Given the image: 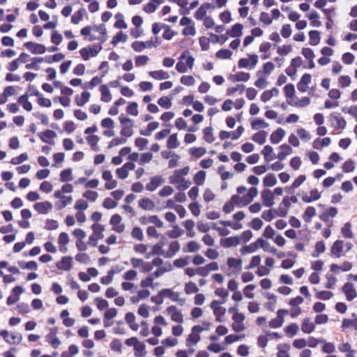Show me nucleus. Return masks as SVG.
<instances>
[{
  "instance_id": "nucleus-8",
  "label": "nucleus",
  "mask_w": 357,
  "mask_h": 357,
  "mask_svg": "<svg viewBox=\"0 0 357 357\" xmlns=\"http://www.w3.org/2000/svg\"><path fill=\"white\" fill-rule=\"evenodd\" d=\"M73 257L70 256L63 257L61 261H58L56 266L58 269L62 271H70L72 268Z\"/></svg>"
},
{
  "instance_id": "nucleus-18",
  "label": "nucleus",
  "mask_w": 357,
  "mask_h": 357,
  "mask_svg": "<svg viewBox=\"0 0 357 357\" xmlns=\"http://www.w3.org/2000/svg\"><path fill=\"white\" fill-rule=\"evenodd\" d=\"M343 250V241L337 240L335 241L331 250V252L332 255H335L337 257H340L341 256V253Z\"/></svg>"
},
{
  "instance_id": "nucleus-40",
  "label": "nucleus",
  "mask_w": 357,
  "mask_h": 357,
  "mask_svg": "<svg viewBox=\"0 0 357 357\" xmlns=\"http://www.w3.org/2000/svg\"><path fill=\"white\" fill-rule=\"evenodd\" d=\"M60 180L61 182H67L72 181V169L70 168H68L61 171L60 174Z\"/></svg>"
},
{
  "instance_id": "nucleus-53",
  "label": "nucleus",
  "mask_w": 357,
  "mask_h": 357,
  "mask_svg": "<svg viewBox=\"0 0 357 357\" xmlns=\"http://www.w3.org/2000/svg\"><path fill=\"white\" fill-rule=\"evenodd\" d=\"M309 20L311 21V25L313 26L319 27L321 26V23L318 20L319 18V14L316 11H313L308 16Z\"/></svg>"
},
{
  "instance_id": "nucleus-54",
  "label": "nucleus",
  "mask_w": 357,
  "mask_h": 357,
  "mask_svg": "<svg viewBox=\"0 0 357 357\" xmlns=\"http://www.w3.org/2000/svg\"><path fill=\"white\" fill-rule=\"evenodd\" d=\"M252 128L254 130H258L260 128H266L268 124L265 122L262 119H257L251 123Z\"/></svg>"
},
{
  "instance_id": "nucleus-42",
  "label": "nucleus",
  "mask_w": 357,
  "mask_h": 357,
  "mask_svg": "<svg viewBox=\"0 0 357 357\" xmlns=\"http://www.w3.org/2000/svg\"><path fill=\"white\" fill-rule=\"evenodd\" d=\"M204 138L208 143H212L215 140L213 135V128L211 127L205 128L203 130Z\"/></svg>"
},
{
  "instance_id": "nucleus-2",
  "label": "nucleus",
  "mask_w": 357,
  "mask_h": 357,
  "mask_svg": "<svg viewBox=\"0 0 357 357\" xmlns=\"http://www.w3.org/2000/svg\"><path fill=\"white\" fill-rule=\"evenodd\" d=\"M225 303V301L222 303ZM220 302L214 300L211 303V308L213 310V313L215 316V321L218 322H222V320L221 317L223 316L226 312V309L220 305Z\"/></svg>"
},
{
  "instance_id": "nucleus-63",
  "label": "nucleus",
  "mask_w": 357,
  "mask_h": 357,
  "mask_svg": "<svg viewBox=\"0 0 357 357\" xmlns=\"http://www.w3.org/2000/svg\"><path fill=\"white\" fill-rule=\"evenodd\" d=\"M333 294L328 291H321L316 294L317 298L324 301L329 300L333 297Z\"/></svg>"
},
{
  "instance_id": "nucleus-12",
  "label": "nucleus",
  "mask_w": 357,
  "mask_h": 357,
  "mask_svg": "<svg viewBox=\"0 0 357 357\" xmlns=\"http://www.w3.org/2000/svg\"><path fill=\"white\" fill-rule=\"evenodd\" d=\"M52 208V203L47 201L34 204V209L41 214H47Z\"/></svg>"
},
{
  "instance_id": "nucleus-29",
  "label": "nucleus",
  "mask_w": 357,
  "mask_h": 357,
  "mask_svg": "<svg viewBox=\"0 0 357 357\" xmlns=\"http://www.w3.org/2000/svg\"><path fill=\"white\" fill-rule=\"evenodd\" d=\"M316 215V209L313 206H308L305 209L303 218L306 222H310L312 217Z\"/></svg>"
},
{
  "instance_id": "nucleus-3",
  "label": "nucleus",
  "mask_w": 357,
  "mask_h": 357,
  "mask_svg": "<svg viewBox=\"0 0 357 357\" xmlns=\"http://www.w3.org/2000/svg\"><path fill=\"white\" fill-rule=\"evenodd\" d=\"M257 62L258 56L257 54H252L250 56L249 59H241L238 62V66L240 68H248L250 63V69H252L255 68Z\"/></svg>"
},
{
  "instance_id": "nucleus-60",
  "label": "nucleus",
  "mask_w": 357,
  "mask_h": 357,
  "mask_svg": "<svg viewBox=\"0 0 357 357\" xmlns=\"http://www.w3.org/2000/svg\"><path fill=\"white\" fill-rule=\"evenodd\" d=\"M284 92L287 99L293 98L295 93V89L294 84H287L284 88Z\"/></svg>"
},
{
  "instance_id": "nucleus-38",
  "label": "nucleus",
  "mask_w": 357,
  "mask_h": 357,
  "mask_svg": "<svg viewBox=\"0 0 357 357\" xmlns=\"http://www.w3.org/2000/svg\"><path fill=\"white\" fill-rule=\"evenodd\" d=\"M178 146H179V142L178 141L176 134L171 135L169 137L167 142V146L168 147V149H176Z\"/></svg>"
},
{
  "instance_id": "nucleus-7",
  "label": "nucleus",
  "mask_w": 357,
  "mask_h": 357,
  "mask_svg": "<svg viewBox=\"0 0 357 357\" xmlns=\"http://www.w3.org/2000/svg\"><path fill=\"white\" fill-rule=\"evenodd\" d=\"M121 222V217L119 214L113 215L109 220V223L113 226V230L118 233H122L125 229V225L120 224Z\"/></svg>"
},
{
  "instance_id": "nucleus-21",
  "label": "nucleus",
  "mask_w": 357,
  "mask_h": 357,
  "mask_svg": "<svg viewBox=\"0 0 357 357\" xmlns=\"http://www.w3.org/2000/svg\"><path fill=\"white\" fill-rule=\"evenodd\" d=\"M243 29V26L241 24L236 23L232 26L230 30L227 31V34L233 38L239 37L242 35Z\"/></svg>"
},
{
  "instance_id": "nucleus-14",
  "label": "nucleus",
  "mask_w": 357,
  "mask_h": 357,
  "mask_svg": "<svg viewBox=\"0 0 357 357\" xmlns=\"http://www.w3.org/2000/svg\"><path fill=\"white\" fill-rule=\"evenodd\" d=\"M211 8H212V5L210 3H204L195 13V17L197 20H202L206 16L207 10L210 9Z\"/></svg>"
},
{
  "instance_id": "nucleus-43",
  "label": "nucleus",
  "mask_w": 357,
  "mask_h": 357,
  "mask_svg": "<svg viewBox=\"0 0 357 357\" xmlns=\"http://www.w3.org/2000/svg\"><path fill=\"white\" fill-rule=\"evenodd\" d=\"M186 247H187V248H184L183 249V251L184 252H195L198 251L200 249L199 244L195 241L188 242Z\"/></svg>"
},
{
  "instance_id": "nucleus-13",
  "label": "nucleus",
  "mask_w": 357,
  "mask_h": 357,
  "mask_svg": "<svg viewBox=\"0 0 357 357\" xmlns=\"http://www.w3.org/2000/svg\"><path fill=\"white\" fill-rule=\"evenodd\" d=\"M284 135L285 131L282 128H279L271 135V142L274 144H278L281 142Z\"/></svg>"
},
{
  "instance_id": "nucleus-58",
  "label": "nucleus",
  "mask_w": 357,
  "mask_h": 357,
  "mask_svg": "<svg viewBox=\"0 0 357 357\" xmlns=\"http://www.w3.org/2000/svg\"><path fill=\"white\" fill-rule=\"evenodd\" d=\"M131 236L133 238L138 241H142L144 238L142 229L139 227H135L132 229Z\"/></svg>"
},
{
  "instance_id": "nucleus-41",
  "label": "nucleus",
  "mask_w": 357,
  "mask_h": 357,
  "mask_svg": "<svg viewBox=\"0 0 357 357\" xmlns=\"http://www.w3.org/2000/svg\"><path fill=\"white\" fill-rule=\"evenodd\" d=\"M128 36L123 33L122 31H119L114 36L111 43L113 45H116L119 42L125 43L127 41Z\"/></svg>"
},
{
  "instance_id": "nucleus-35",
  "label": "nucleus",
  "mask_w": 357,
  "mask_h": 357,
  "mask_svg": "<svg viewBox=\"0 0 357 357\" xmlns=\"http://www.w3.org/2000/svg\"><path fill=\"white\" fill-rule=\"evenodd\" d=\"M90 96V93L87 91L82 92L81 93L80 97L77 96V98H75L77 105L78 106H83L89 101Z\"/></svg>"
},
{
  "instance_id": "nucleus-45",
  "label": "nucleus",
  "mask_w": 357,
  "mask_h": 357,
  "mask_svg": "<svg viewBox=\"0 0 357 357\" xmlns=\"http://www.w3.org/2000/svg\"><path fill=\"white\" fill-rule=\"evenodd\" d=\"M206 178V172L203 170L199 171L194 176V182L197 185L204 184Z\"/></svg>"
},
{
  "instance_id": "nucleus-15",
  "label": "nucleus",
  "mask_w": 357,
  "mask_h": 357,
  "mask_svg": "<svg viewBox=\"0 0 357 357\" xmlns=\"http://www.w3.org/2000/svg\"><path fill=\"white\" fill-rule=\"evenodd\" d=\"M330 121H336V126H335V128L343 130L347 126V122L345 119L341 116L336 114L335 113H332L330 115Z\"/></svg>"
},
{
  "instance_id": "nucleus-5",
  "label": "nucleus",
  "mask_w": 357,
  "mask_h": 357,
  "mask_svg": "<svg viewBox=\"0 0 357 357\" xmlns=\"http://www.w3.org/2000/svg\"><path fill=\"white\" fill-rule=\"evenodd\" d=\"M167 312L171 316L173 321L181 324L183 322V317L180 310L174 305L169 306L167 308Z\"/></svg>"
},
{
  "instance_id": "nucleus-27",
  "label": "nucleus",
  "mask_w": 357,
  "mask_h": 357,
  "mask_svg": "<svg viewBox=\"0 0 357 357\" xmlns=\"http://www.w3.org/2000/svg\"><path fill=\"white\" fill-rule=\"evenodd\" d=\"M290 349V345L288 344H280L278 346L277 357H289L288 351Z\"/></svg>"
},
{
  "instance_id": "nucleus-20",
  "label": "nucleus",
  "mask_w": 357,
  "mask_h": 357,
  "mask_svg": "<svg viewBox=\"0 0 357 357\" xmlns=\"http://www.w3.org/2000/svg\"><path fill=\"white\" fill-rule=\"evenodd\" d=\"M315 329L314 324L310 321V318H305L301 325V330L304 333L310 334Z\"/></svg>"
},
{
  "instance_id": "nucleus-6",
  "label": "nucleus",
  "mask_w": 357,
  "mask_h": 357,
  "mask_svg": "<svg viewBox=\"0 0 357 357\" xmlns=\"http://www.w3.org/2000/svg\"><path fill=\"white\" fill-rule=\"evenodd\" d=\"M24 47L32 54H44L46 52V47L42 44L35 43L33 42H26Z\"/></svg>"
},
{
  "instance_id": "nucleus-16",
  "label": "nucleus",
  "mask_w": 357,
  "mask_h": 357,
  "mask_svg": "<svg viewBox=\"0 0 357 357\" xmlns=\"http://www.w3.org/2000/svg\"><path fill=\"white\" fill-rule=\"evenodd\" d=\"M220 243L224 248L236 246L240 243V238L238 236L228 237L222 239Z\"/></svg>"
},
{
  "instance_id": "nucleus-1",
  "label": "nucleus",
  "mask_w": 357,
  "mask_h": 357,
  "mask_svg": "<svg viewBox=\"0 0 357 357\" xmlns=\"http://www.w3.org/2000/svg\"><path fill=\"white\" fill-rule=\"evenodd\" d=\"M119 120L122 124V128L120 132L121 135L126 137H131L133 135V130L132 129L133 123L132 119L128 117H123V115H121Z\"/></svg>"
},
{
  "instance_id": "nucleus-56",
  "label": "nucleus",
  "mask_w": 357,
  "mask_h": 357,
  "mask_svg": "<svg viewBox=\"0 0 357 357\" xmlns=\"http://www.w3.org/2000/svg\"><path fill=\"white\" fill-rule=\"evenodd\" d=\"M163 244H160V243H158L155 245H154L152 248V250L150 252V255H165V252H164L162 249Z\"/></svg>"
},
{
  "instance_id": "nucleus-28",
  "label": "nucleus",
  "mask_w": 357,
  "mask_h": 357,
  "mask_svg": "<svg viewBox=\"0 0 357 357\" xmlns=\"http://www.w3.org/2000/svg\"><path fill=\"white\" fill-rule=\"evenodd\" d=\"M160 294H163L164 297L170 298L172 301L178 300L179 294L178 292L173 291L171 289H163L160 291Z\"/></svg>"
},
{
  "instance_id": "nucleus-49",
  "label": "nucleus",
  "mask_w": 357,
  "mask_h": 357,
  "mask_svg": "<svg viewBox=\"0 0 357 357\" xmlns=\"http://www.w3.org/2000/svg\"><path fill=\"white\" fill-rule=\"evenodd\" d=\"M232 55V52L227 49H221L215 54L217 58L220 59H229Z\"/></svg>"
},
{
  "instance_id": "nucleus-25",
  "label": "nucleus",
  "mask_w": 357,
  "mask_h": 357,
  "mask_svg": "<svg viewBox=\"0 0 357 357\" xmlns=\"http://www.w3.org/2000/svg\"><path fill=\"white\" fill-rule=\"evenodd\" d=\"M149 75L153 79L158 80L167 79L169 77L168 73L162 70L151 71L149 72Z\"/></svg>"
},
{
  "instance_id": "nucleus-62",
  "label": "nucleus",
  "mask_w": 357,
  "mask_h": 357,
  "mask_svg": "<svg viewBox=\"0 0 357 357\" xmlns=\"http://www.w3.org/2000/svg\"><path fill=\"white\" fill-rule=\"evenodd\" d=\"M258 248V245L257 243V241L249 245L243 246L241 250V252L244 255L245 253H252L255 252V250Z\"/></svg>"
},
{
  "instance_id": "nucleus-19",
  "label": "nucleus",
  "mask_w": 357,
  "mask_h": 357,
  "mask_svg": "<svg viewBox=\"0 0 357 357\" xmlns=\"http://www.w3.org/2000/svg\"><path fill=\"white\" fill-rule=\"evenodd\" d=\"M180 244L178 241H173L169 244V249L167 252H165L164 257L165 258H172L173 257L176 252H178L180 250Z\"/></svg>"
},
{
  "instance_id": "nucleus-11",
  "label": "nucleus",
  "mask_w": 357,
  "mask_h": 357,
  "mask_svg": "<svg viewBox=\"0 0 357 357\" xmlns=\"http://www.w3.org/2000/svg\"><path fill=\"white\" fill-rule=\"evenodd\" d=\"M164 180L161 176H155L151 178L150 182L146 185V189L149 191L153 192L162 183Z\"/></svg>"
},
{
  "instance_id": "nucleus-47",
  "label": "nucleus",
  "mask_w": 357,
  "mask_h": 357,
  "mask_svg": "<svg viewBox=\"0 0 357 357\" xmlns=\"http://www.w3.org/2000/svg\"><path fill=\"white\" fill-rule=\"evenodd\" d=\"M32 62L31 63H27L26 65V69H33V70H39V66L37 65L38 63H42L44 59L42 57H35V58H33L32 59Z\"/></svg>"
},
{
  "instance_id": "nucleus-61",
  "label": "nucleus",
  "mask_w": 357,
  "mask_h": 357,
  "mask_svg": "<svg viewBox=\"0 0 357 357\" xmlns=\"http://www.w3.org/2000/svg\"><path fill=\"white\" fill-rule=\"evenodd\" d=\"M185 291L187 294H194L199 291V289L196 284L192 282H189L185 284Z\"/></svg>"
},
{
  "instance_id": "nucleus-33",
  "label": "nucleus",
  "mask_w": 357,
  "mask_h": 357,
  "mask_svg": "<svg viewBox=\"0 0 357 357\" xmlns=\"http://www.w3.org/2000/svg\"><path fill=\"white\" fill-rule=\"evenodd\" d=\"M266 132L264 130L259 131L252 136V140L259 144L266 142Z\"/></svg>"
},
{
  "instance_id": "nucleus-9",
  "label": "nucleus",
  "mask_w": 357,
  "mask_h": 357,
  "mask_svg": "<svg viewBox=\"0 0 357 357\" xmlns=\"http://www.w3.org/2000/svg\"><path fill=\"white\" fill-rule=\"evenodd\" d=\"M261 199L263 204L266 207H271L274 204V195L268 189L264 190L261 193Z\"/></svg>"
},
{
  "instance_id": "nucleus-26",
  "label": "nucleus",
  "mask_w": 357,
  "mask_h": 357,
  "mask_svg": "<svg viewBox=\"0 0 357 357\" xmlns=\"http://www.w3.org/2000/svg\"><path fill=\"white\" fill-rule=\"evenodd\" d=\"M351 224L348 222H346L344 226L341 229V234L344 238H352L354 237V234L351 231Z\"/></svg>"
},
{
  "instance_id": "nucleus-23",
  "label": "nucleus",
  "mask_w": 357,
  "mask_h": 357,
  "mask_svg": "<svg viewBox=\"0 0 357 357\" xmlns=\"http://www.w3.org/2000/svg\"><path fill=\"white\" fill-rule=\"evenodd\" d=\"M281 151L278 153L277 158L280 160H284L286 157L292 152V149L290 146L284 144L280 146Z\"/></svg>"
},
{
  "instance_id": "nucleus-39",
  "label": "nucleus",
  "mask_w": 357,
  "mask_h": 357,
  "mask_svg": "<svg viewBox=\"0 0 357 357\" xmlns=\"http://www.w3.org/2000/svg\"><path fill=\"white\" fill-rule=\"evenodd\" d=\"M162 27L164 29L162 37L165 40H169L175 36L176 33L171 29L169 25L162 24Z\"/></svg>"
},
{
  "instance_id": "nucleus-50",
  "label": "nucleus",
  "mask_w": 357,
  "mask_h": 357,
  "mask_svg": "<svg viewBox=\"0 0 357 357\" xmlns=\"http://www.w3.org/2000/svg\"><path fill=\"white\" fill-rule=\"evenodd\" d=\"M310 103V99L308 97L302 98L298 102H292L288 100V104L295 107H304Z\"/></svg>"
},
{
  "instance_id": "nucleus-52",
  "label": "nucleus",
  "mask_w": 357,
  "mask_h": 357,
  "mask_svg": "<svg viewBox=\"0 0 357 357\" xmlns=\"http://www.w3.org/2000/svg\"><path fill=\"white\" fill-rule=\"evenodd\" d=\"M183 231L178 226H173V229L168 231L167 235L172 238H176L181 236Z\"/></svg>"
},
{
  "instance_id": "nucleus-24",
  "label": "nucleus",
  "mask_w": 357,
  "mask_h": 357,
  "mask_svg": "<svg viewBox=\"0 0 357 357\" xmlns=\"http://www.w3.org/2000/svg\"><path fill=\"white\" fill-rule=\"evenodd\" d=\"M139 206L144 210L151 211L155 208L154 202L149 198H143L139 201Z\"/></svg>"
},
{
  "instance_id": "nucleus-37",
  "label": "nucleus",
  "mask_w": 357,
  "mask_h": 357,
  "mask_svg": "<svg viewBox=\"0 0 357 357\" xmlns=\"http://www.w3.org/2000/svg\"><path fill=\"white\" fill-rule=\"evenodd\" d=\"M86 13V10L83 8L75 13L71 17V22L77 24L82 20L83 15Z\"/></svg>"
},
{
  "instance_id": "nucleus-22",
  "label": "nucleus",
  "mask_w": 357,
  "mask_h": 357,
  "mask_svg": "<svg viewBox=\"0 0 357 357\" xmlns=\"http://www.w3.org/2000/svg\"><path fill=\"white\" fill-rule=\"evenodd\" d=\"M101 93V100L105 102H109L112 100V95L108 86L105 84L101 85L100 87Z\"/></svg>"
},
{
  "instance_id": "nucleus-55",
  "label": "nucleus",
  "mask_w": 357,
  "mask_h": 357,
  "mask_svg": "<svg viewBox=\"0 0 357 357\" xmlns=\"http://www.w3.org/2000/svg\"><path fill=\"white\" fill-rule=\"evenodd\" d=\"M242 260L241 259H235L229 257L227 259V264L230 268H241Z\"/></svg>"
},
{
  "instance_id": "nucleus-32",
  "label": "nucleus",
  "mask_w": 357,
  "mask_h": 357,
  "mask_svg": "<svg viewBox=\"0 0 357 357\" xmlns=\"http://www.w3.org/2000/svg\"><path fill=\"white\" fill-rule=\"evenodd\" d=\"M250 75L248 73L238 72L232 76L233 82H247L249 80Z\"/></svg>"
},
{
  "instance_id": "nucleus-46",
  "label": "nucleus",
  "mask_w": 357,
  "mask_h": 357,
  "mask_svg": "<svg viewBox=\"0 0 357 357\" xmlns=\"http://www.w3.org/2000/svg\"><path fill=\"white\" fill-rule=\"evenodd\" d=\"M200 339H201V337L199 334H195L192 332V333H190L188 335V337L186 340V346L190 347L192 344L195 345L200 340Z\"/></svg>"
},
{
  "instance_id": "nucleus-36",
  "label": "nucleus",
  "mask_w": 357,
  "mask_h": 357,
  "mask_svg": "<svg viewBox=\"0 0 357 357\" xmlns=\"http://www.w3.org/2000/svg\"><path fill=\"white\" fill-rule=\"evenodd\" d=\"M309 37L311 40L310 45L315 46L319 43L320 33L317 30H312L309 32Z\"/></svg>"
},
{
  "instance_id": "nucleus-30",
  "label": "nucleus",
  "mask_w": 357,
  "mask_h": 357,
  "mask_svg": "<svg viewBox=\"0 0 357 357\" xmlns=\"http://www.w3.org/2000/svg\"><path fill=\"white\" fill-rule=\"evenodd\" d=\"M277 183V179L273 174H267L263 180V184L266 187H272Z\"/></svg>"
},
{
  "instance_id": "nucleus-4",
  "label": "nucleus",
  "mask_w": 357,
  "mask_h": 357,
  "mask_svg": "<svg viewBox=\"0 0 357 357\" xmlns=\"http://www.w3.org/2000/svg\"><path fill=\"white\" fill-rule=\"evenodd\" d=\"M38 136L42 142L53 145L54 144L53 139L57 137V135L54 130H47L45 132H38Z\"/></svg>"
},
{
  "instance_id": "nucleus-51",
  "label": "nucleus",
  "mask_w": 357,
  "mask_h": 357,
  "mask_svg": "<svg viewBox=\"0 0 357 357\" xmlns=\"http://www.w3.org/2000/svg\"><path fill=\"white\" fill-rule=\"evenodd\" d=\"M298 331V326L296 324H291L284 328V332L289 337L295 335Z\"/></svg>"
},
{
  "instance_id": "nucleus-31",
  "label": "nucleus",
  "mask_w": 357,
  "mask_h": 357,
  "mask_svg": "<svg viewBox=\"0 0 357 357\" xmlns=\"http://www.w3.org/2000/svg\"><path fill=\"white\" fill-rule=\"evenodd\" d=\"M278 211L275 209H270L268 211H264L262 214L261 217L263 219H264L267 222L271 221L274 218L278 216Z\"/></svg>"
},
{
  "instance_id": "nucleus-59",
  "label": "nucleus",
  "mask_w": 357,
  "mask_h": 357,
  "mask_svg": "<svg viewBox=\"0 0 357 357\" xmlns=\"http://www.w3.org/2000/svg\"><path fill=\"white\" fill-rule=\"evenodd\" d=\"M190 153L195 158H200L206 153V149L203 147H193L190 149Z\"/></svg>"
},
{
  "instance_id": "nucleus-48",
  "label": "nucleus",
  "mask_w": 357,
  "mask_h": 357,
  "mask_svg": "<svg viewBox=\"0 0 357 357\" xmlns=\"http://www.w3.org/2000/svg\"><path fill=\"white\" fill-rule=\"evenodd\" d=\"M273 153V148L270 146V145H266L262 151H261V154L264 155V160L266 161V162H269L272 160H273L275 157H269L270 155Z\"/></svg>"
},
{
  "instance_id": "nucleus-44",
  "label": "nucleus",
  "mask_w": 357,
  "mask_h": 357,
  "mask_svg": "<svg viewBox=\"0 0 357 357\" xmlns=\"http://www.w3.org/2000/svg\"><path fill=\"white\" fill-rule=\"evenodd\" d=\"M146 346L144 343L139 342L137 345H135V355L136 357H144L146 355L145 351Z\"/></svg>"
},
{
  "instance_id": "nucleus-10",
  "label": "nucleus",
  "mask_w": 357,
  "mask_h": 357,
  "mask_svg": "<svg viewBox=\"0 0 357 357\" xmlns=\"http://www.w3.org/2000/svg\"><path fill=\"white\" fill-rule=\"evenodd\" d=\"M342 291L345 294L347 299L349 301L354 300L356 296V291L354 288V285L352 283L347 282L342 287Z\"/></svg>"
},
{
  "instance_id": "nucleus-64",
  "label": "nucleus",
  "mask_w": 357,
  "mask_h": 357,
  "mask_svg": "<svg viewBox=\"0 0 357 357\" xmlns=\"http://www.w3.org/2000/svg\"><path fill=\"white\" fill-rule=\"evenodd\" d=\"M117 21L114 24V26L117 29H126L127 28V24L123 20V15L121 13H118L115 15Z\"/></svg>"
},
{
  "instance_id": "nucleus-34",
  "label": "nucleus",
  "mask_w": 357,
  "mask_h": 357,
  "mask_svg": "<svg viewBox=\"0 0 357 357\" xmlns=\"http://www.w3.org/2000/svg\"><path fill=\"white\" fill-rule=\"evenodd\" d=\"M173 99V97L162 96L158 100V104L165 109H169L172 107Z\"/></svg>"
},
{
  "instance_id": "nucleus-17",
  "label": "nucleus",
  "mask_w": 357,
  "mask_h": 357,
  "mask_svg": "<svg viewBox=\"0 0 357 357\" xmlns=\"http://www.w3.org/2000/svg\"><path fill=\"white\" fill-rule=\"evenodd\" d=\"M257 243L258 245V248H261L266 252H269L272 254H276L277 252V249L275 248L271 247L268 241L264 240L261 238H259L257 240Z\"/></svg>"
},
{
  "instance_id": "nucleus-57",
  "label": "nucleus",
  "mask_w": 357,
  "mask_h": 357,
  "mask_svg": "<svg viewBox=\"0 0 357 357\" xmlns=\"http://www.w3.org/2000/svg\"><path fill=\"white\" fill-rule=\"evenodd\" d=\"M91 228L93 231L94 234L96 235V237H98L100 239L103 238L102 231H104L105 229L102 225L95 223L92 225Z\"/></svg>"
}]
</instances>
